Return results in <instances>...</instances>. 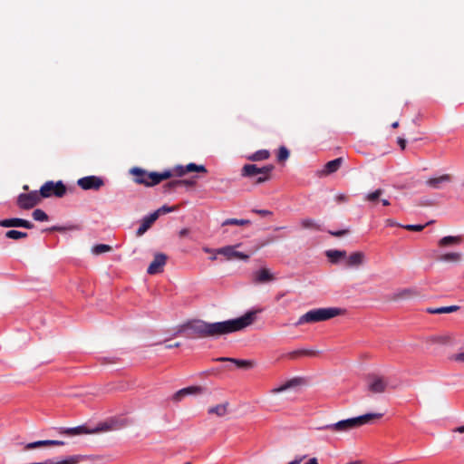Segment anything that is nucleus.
<instances>
[{"mask_svg": "<svg viewBox=\"0 0 464 464\" xmlns=\"http://www.w3.org/2000/svg\"><path fill=\"white\" fill-rule=\"evenodd\" d=\"M260 311H248L238 318L223 322L208 323L202 320H193L188 324L187 330L197 337L218 338L251 325L256 321V314Z\"/></svg>", "mask_w": 464, "mask_h": 464, "instance_id": "f257e3e1", "label": "nucleus"}, {"mask_svg": "<svg viewBox=\"0 0 464 464\" xmlns=\"http://www.w3.org/2000/svg\"><path fill=\"white\" fill-rule=\"evenodd\" d=\"M382 417V413H367L362 416L350 418L346 420H339L335 423L326 425L324 427L319 428L320 430H330L335 432H347L351 430L361 427L368 422H370L373 419H380Z\"/></svg>", "mask_w": 464, "mask_h": 464, "instance_id": "f03ea898", "label": "nucleus"}, {"mask_svg": "<svg viewBox=\"0 0 464 464\" xmlns=\"http://www.w3.org/2000/svg\"><path fill=\"white\" fill-rule=\"evenodd\" d=\"M342 312V309L337 307L313 309L301 315L296 325L327 321L340 315Z\"/></svg>", "mask_w": 464, "mask_h": 464, "instance_id": "7ed1b4c3", "label": "nucleus"}, {"mask_svg": "<svg viewBox=\"0 0 464 464\" xmlns=\"http://www.w3.org/2000/svg\"><path fill=\"white\" fill-rule=\"evenodd\" d=\"M38 192L41 198L52 196L62 198L66 192V188L62 181H47L41 187Z\"/></svg>", "mask_w": 464, "mask_h": 464, "instance_id": "20e7f679", "label": "nucleus"}, {"mask_svg": "<svg viewBox=\"0 0 464 464\" xmlns=\"http://www.w3.org/2000/svg\"><path fill=\"white\" fill-rule=\"evenodd\" d=\"M241 245L242 244H237L234 246H226L220 247L216 250V254L224 256L226 259L229 261L235 259L247 261L250 257V255L237 250V248Z\"/></svg>", "mask_w": 464, "mask_h": 464, "instance_id": "39448f33", "label": "nucleus"}, {"mask_svg": "<svg viewBox=\"0 0 464 464\" xmlns=\"http://www.w3.org/2000/svg\"><path fill=\"white\" fill-rule=\"evenodd\" d=\"M388 387L387 380L380 375L372 374L367 378V389L373 393H382Z\"/></svg>", "mask_w": 464, "mask_h": 464, "instance_id": "423d86ee", "label": "nucleus"}, {"mask_svg": "<svg viewBox=\"0 0 464 464\" xmlns=\"http://www.w3.org/2000/svg\"><path fill=\"white\" fill-rule=\"evenodd\" d=\"M41 199L39 192L34 190L27 194H20L17 204L21 208L29 209L39 204Z\"/></svg>", "mask_w": 464, "mask_h": 464, "instance_id": "0eeeda50", "label": "nucleus"}, {"mask_svg": "<svg viewBox=\"0 0 464 464\" xmlns=\"http://www.w3.org/2000/svg\"><path fill=\"white\" fill-rule=\"evenodd\" d=\"M126 426V422L123 420L111 419L102 423L97 425L92 429L94 433L107 432L111 430H117Z\"/></svg>", "mask_w": 464, "mask_h": 464, "instance_id": "6e6552de", "label": "nucleus"}, {"mask_svg": "<svg viewBox=\"0 0 464 464\" xmlns=\"http://www.w3.org/2000/svg\"><path fill=\"white\" fill-rule=\"evenodd\" d=\"M343 262L346 268H358L365 264L366 256L361 251L353 252L349 256L346 255Z\"/></svg>", "mask_w": 464, "mask_h": 464, "instance_id": "1a4fd4ad", "label": "nucleus"}, {"mask_svg": "<svg viewBox=\"0 0 464 464\" xmlns=\"http://www.w3.org/2000/svg\"><path fill=\"white\" fill-rule=\"evenodd\" d=\"M77 184L84 190H98L103 185V180L96 176H88L78 179Z\"/></svg>", "mask_w": 464, "mask_h": 464, "instance_id": "9d476101", "label": "nucleus"}, {"mask_svg": "<svg viewBox=\"0 0 464 464\" xmlns=\"http://www.w3.org/2000/svg\"><path fill=\"white\" fill-rule=\"evenodd\" d=\"M274 169L273 165H267L262 168H258L254 164H246L242 169V175L245 177H254L259 174H270Z\"/></svg>", "mask_w": 464, "mask_h": 464, "instance_id": "9b49d317", "label": "nucleus"}, {"mask_svg": "<svg viewBox=\"0 0 464 464\" xmlns=\"http://www.w3.org/2000/svg\"><path fill=\"white\" fill-rule=\"evenodd\" d=\"M167 261V256L162 253H158L154 256L153 261L150 264L148 267V274L156 275L163 270V266H165Z\"/></svg>", "mask_w": 464, "mask_h": 464, "instance_id": "f8f14e48", "label": "nucleus"}, {"mask_svg": "<svg viewBox=\"0 0 464 464\" xmlns=\"http://www.w3.org/2000/svg\"><path fill=\"white\" fill-rule=\"evenodd\" d=\"M452 181V177L450 174H443L439 177L430 178L425 181V184L432 189H441L448 183Z\"/></svg>", "mask_w": 464, "mask_h": 464, "instance_id": "ddd939ff", "label": "nucleus"}, {"mask_svg": "<svg viewBox=\"0 0 464 464\" xmlns=\"http://www.w3.org/2000/svg\"><path fill=\"white\" fill-rule=\"evenodd\" d=\"M172 176L171 171L165 170L161 173L158 172H148L147 176V187H152L159 183H160L162 180L168 179Z\"/></svg>", "mask_w": 464, "mask_h": 464, "instance_id": "4468645a", "label": "nucleus"}, {"mask_svg": "<svg viewBox=\"0 0 464 464\" xmlns=\"http://www.w3.org/2000/svg\"><path fill=\"white\" fill-rule=\"evenodd\" d=\"M0 226L4 227H25V228H33L34 225L28 220L23 218H7L0 220Z\"/></svg>", "mask_w": 464, "mask_h": 464, "instance_id": "2eb2a0df", "label": "nucleus"}, {"mask_svg": "<svg viewBox=\"0 0 464 464\" xmlns=\"http://www.w3.org/2000/svg\"><path fill=\"white\" fill-rule=\"evenodd\" d=\"M275 280L273 273L268 268H261L254 273L253 281L256 284H264Z\"/></svg>", "mask_w": 464, "mask_h": 464, "instance_id": "dca6fc26", "label": "nucleus"}, {"mask_svg": "<svg viewBox=\"0 0 464 464\" xmlns=\"http://www.w3.org/2000/svg\"><path fill=\"white\" fill-rule=\"evenodd\" d=\"M343 163V158H337L334 160L328 161L322 170L318 172L319 176H328L332 173L336 172Z\"/></svg>", "mask_w": 464, "mask_h": 464, "instance_id": "f3484780", "label": "nucleus"}, {"mask_svg": "<svg viewBox=\"0 0 464 464\" xmlns=\"http://www.w3.org/2000/svg\"><path fill=\"white\" fill-rule=\"evenodd\" d=\"M418 295V292L414 288H403L397 290L391 295V300L401 301L412 298Z\"/></svg>", "mask_w": 464, "mask_h": 464, "instance_id": "a211bd4d", "label": "nucleus"}, {"mask_svg": "<svg viewBox=\"0 0 464 464\" xmlns=\"http://www.w3.org/2000/svg\"><path fill=\"white\" fill-rule=\"evenodd\" d=\"M157 220V215L151 213L150 215L142 218L140 227L136 231L137 237H141Z\"/></svg>", "mask_w": 464, "mask_h": 464, "instance_id": "6ab92c4d", "label": "nucleus"}, {"mask_svg": "<svg viewBox=\"0 0 464 464\" xmlns=\"http://www.w3.org/2000/svg\"><path fill=\"white\" fill-rule=\"evenodd\" d=\"M438 260L446 263H459L462 260V254L459 252H450L441 254L438 256Z\"/></svg>", "mask_w": 464, "mask_h": 464, "instance_id": "aec40b11", "label": "nucleus"}, {"mask_svg": "<svg viewBox=\"0 0 464 464\" xmlns=\"http://www.w3.org/2000/svg\"><path fill=\"white\" fill-rule=\"evenodd\" d=\"M325 256L333 264H338L341 260H344L346 257V252L343 250L331 249L325 252Z\"/></svg>", "mask_w": 464, "mask_h": 464, "instance_id": "412c9836", "label": "nucleus"}, {"mask_svg": "<svg viewBox=\"0 0 464 464\" xmlns=\"http://www.w3.org/2000/svg\"><path fill=\"white\" fill-rule=\"evenodd\" d=\"M201 392H202V388L198 387V386H191V387L184 388V389L178 391L174 394L173 399L176 401H180L186 395L197 394V393H200Z\"/></svg>", "mask_w": 464, "mask_h": 464, "instance_id": "4be33fe9", "label": "nucleus"}, {"mask_svg": "<svg viewBox=\"0 0 464 464\" xmlns=\"http://www.w3.org/2000/svg\"><path fill=\"white\" fill-rule=\"evenodd\" d=\"M201 392H202V388L198 387V386H191V387L184 388V389L178 391L174 394L173 399L176 401H180L186 395L197 394V393H200Z\"/></svg>", "mask_w": 464, "mask_h": 464, "instance_id": "5701e85b", "label": "nucleus"}, {"mask_svg": "<svg viewBox=\"0 0 464 464\" xmlns=\"http://www.w3.org/2000/svg\"><path fill=\"white\" fill-rule=\"evenodd\" d=\"M191 171H197V172H207V169L203 165H197L195 163H188L186 165V167H179V175L183 176L186 172H191Z\"/></svg>", "mask_w": 464, "mask_h": 464, "instance_id": "b1692460", "label": "nucleus"}, {"mask_svg": "<svg viewBox=\"0 0 464 464\" xmlns=\"http://www.w3.org/2000/svg\"><path fill=\"white\" fill-rule=\"evenodd\" d=\"M130 173L134 176V181L136 183L146 186L148 171L140 168H133L131 169Z\"/></svg>", "mask_w": 464, "mask_h": 464, "instance_id": "393cba45", "label": "nucleus"}, {"mask_svg": "<svg viewBox=\"0 0 464 464\" xmlns=\"http://www.w3.org/2000/svg\"><path fill=\"white\" fill-rule=\"evenodd\" d=\"M462 242L460 236H447L440 239L439 246L441 247L459 245Z\"/></svg>", "mask_w": 464, "mask_h": 464, "instance_id": "a878e982", "label": "nucleus"}, {"mask_svg": "<svg viewBox=\"0 0 464 464\" xmlns=\"http://www.w3.org/2000/svg\"><path fill=\"white\" fill-rule=\"evenodd\" d=\"M227 408H228V403L225 402V403H221V404L210 407L208 410V412L209 414H215L218 417H223L227 413Z\"/></svg>", "mask_w": 464, "mask_h": 464, "instance_id": "bb28decb", "label": "nucleus"}, {"mask_svg": "<svg viewBox=\"0 0 464 464\" xmlns=\"http://www.w3.org/2000/svg\"><path fill=\"white\" fill-rule=\"evenodd\" d=\"M64 433L68 435H81V434H93L92 430L87 429L85 426H78L74 428H69L64 430Z\"/></svg>", "mask_w": 464, "mask_h": 464, "instance_id": "cd10ccee", "label": "nucleus"}, {"mask_svg": "<svg viewBox=\"0 0 464 464\" xmlns=\"http://www.w3.org/2000/svg\"><path fill=\"white\" fill-rule=\"evenodd\" d=\"M301 226L304 229H314V230H321L320 224L312 218H304L301 220Z\"/></svg>", "mask_w": 464, "mask_h": 464, "instance_id": "c85d7f7f", "label": "nucleus"}, {"mask_svg": "<svg viewBox=\"0 0 464 464\" xmlns=\"http://www.w3.org/2000/svg\"><path fill=\"white\" fill-rule=\"evenodd\" d=\"M459 309V307L457 305H450V306H442V307H439L436 309L429 308L427 311L430 314H449V313L456 312Z\"/></svg>", "mask_w": 464, "mask_h": 464, "instance_id": "c756f323", "label": "nucleus"}, {"mask_svg": "<svg viewBox=\"0 0 464 464\" xmlns=\"http://www.w3.org/2000/svg\"><path fill=\"white\" fill-rule=\"evenodd\" d=\"M270 157V153L266 150H260L250 155L247 159L252 161H259L266 160Z\"/></svg>", "mask_w": 464, "mask_h": 464, "instance_id": "7c9ffc66", "label": "nucleus"}, {"mask_svg": "<svg viewBox=\"0 0 464 464\" xmlns=\"http://www.w3.org/2000/svg\"><path fill=\"white\" fill-rule=\"evenodd\" d=\"M382 194H383V190L382 188H378L375 191L366 194L364 197V199L372 204H376L377 201H379V199L381 198Z\"/></svg>", "mask_w": 464, "mask_h": 464, "instance_id": "2f4dec72", "label": "nucleus"}, {"mask_svg": "<svg viewBox=\"0 0 464 464\" xmlns=\"http://www.w3.org/2000/svg\"><path fill=\"white\" fill-rule=\"evenodd\" d=\"M315 354H316V352L313 351V350H297V351H294V352L290 353L287 356L290 359H295V358H297L299 356H303V355L314 356Z\"/></svg>", "mask_w": 464, "mask_h": 464, "instance_id": "473e14b6", "label": "nucleus"}, {"mask_svg": "<svg viewBox=\"0 0 464 464\" xmlns=\"http://www.w3.org/2000/svg\"><path fill=\"white\" fill-rule=\"evenodd\" d=\"M300 382H301L300 379H296V378L295 379H292V380L288 381L285 384H284V385H282V386H280L278 388L274 389L273 392L277 393V392H284V391H285V390H287V389H289L291 387H294V386L299 384Z\"/></svg>", "mask_w": 464, "mask_h": 464, "instance_id": "72a5a7b5", "label": "nucleus"}, {"mask_svg": "<svg viewBox=\"0 0 464 464\" xmlns=\"http://www.w3.org/2000/svg\"><path fill=\"white\" fill-rule=\"evenodd\" d=\"M249 224H250V220H248V219L228 218V219H226L222 223V226H228V225L246 226V225H249Z\"/></svg>", "mask_w": 464, "mask_h": 464, "instance_id": "f704fd0d", "label": "nucleus"}, {"mask_svg": "<svg viewBox=\"0 0 464 464\" xmlns=\"http://www.w3.org/2000/svg\"><path fill=\"white\" fill-rule=\"evenodd\" d=\"M5 237L11 239H20L27 237V233L17 230H9L5 233Z\"/></svg>", "mask_w": 464, "mask_h": 464, "instance_id": "c9c22d12", "label": "nucleus"}, {"mask_svg": "<svg viewBox=\"0 0 464 464\" xmlns=\"http://www.w3.org/2000/svg\"><path fill=\"white\" fill-rule=\"evenodd\" d=\"M178 208H179V207L177 205H174V206H171V207L162 206L161 208H160L159 209L154 211L153 214H156L157 215V218H158L160 215L176 211Z\"/></svg>", "mask_w": 464, "mask_h": 464, "instance_id": "e433bc0d", "label": "nucleus"}, {"mask_svg": "<svg viewBox=\"0 0 464 464\" xmlns=\"http://www.w3.org/2000/svg\"><path fill=\"white\" fill-rule=\"evenodd\" d=\"M231 362L235 363L239 368H252L254 366V362L247 360H239V359H231Z\"/></svg>", "mask_w": 464, "mask_h": 464, "instance_id": "4c0bfd02", "label": "nucleus"}, {"mask_svg": "<svg viewBox=\"0 0 464 464\" xmlns=\"http://www.w3.org/2000/svg\"><path fill=\"white\" fill-rule=\"evenodd\" d=\"M111 250V246L105 244H99L93 246L92 253L95 255H100L105 252H109Z\"/></svg>", "mask_w": 464, "mask_h": 464, "instance_id": "58836bf2", "label": "nucleus"}, {"mask_svg": "<svg viewBox=\"0 0 464 464\" xmlns=\"http://www.w3.org/2000/svg\"><path fill=\"white\" fill-rule=\"evenodd\" d=\"M450 360L456 363H464V349L459 350L458 353L451 355Z\"/></svg>", "mask_w": 464, "mask_h": 464, "instance_id": "ea45409f", "label": "nucleus"}, {"mask_svg": "<svg viewBox=\"0 0 464 464\" xmlns=\"http://www.w3.org/2000/svg\"><path fill=\"white\" fill-rule=\"evenodd\" d=\"M195 182L193 180L188 179H179L171 181L168 184L169 187H176V186H193Z\"/></svg>", "mask_w": 464, "mask_h": 464, "instance_id": "a19ab883", "label": "nucleus"}, {"mask_svg": "<svg viewBox=\"0 0 464 464\" xmlns=\"http://www.w3.org/2000/svg\"><path fill=\"white\" fill-rule=\"evenodd\" d=\"M33 218L37 221H46L48 219V216L42 209H35L33 212Z\"/></svg>", "mask_w": 464, "mask_h": 464, "instance_id": "79ce46f5", "label": "nucleus"}, {"mask_svg": "<svg viewBox=\"0 0 464 464\" xmlns=\"http://www.w3.org/2000/svg\"><path fill=\"white\" fill-rule=\"evenodd\" d=\"M43 446H47V440H38V441L27 443L24 446V450H34V449L40 448Z\"/></svg>", "mask_w": 464, "mask_h": 464, "instance_id": "37998d69", "label": "nucleus"}, {"mask_svg": "<svg viewBox=\"0 0 464 464\" xmlns=\"http://www.w3.org/2000/svg\"><path fill=\"white\" fill-rule=\"evenodd\" d=\"M289 157V150L285 147H280L277 154V159L279 161H285Z\"/></svg>", "mask_w": 464, "mask_h": 464, "instance_id": "c03bdc74", "label": "nucleus"}, {"mask_svg": "<svg viewBox=\"0 0 464 464\" xmlns=\"http://www.w3.org/2000/svg\"><path fill=\"white\" fill-rule=\"evenodd\" d=\"M429 223L426 225H405L401 226V227L410 230V231H421Z\"/></svg>", "mask_w": 464, "mask_h": 464, "instance_id": "a18cd8bd", "label": "nucleus"}, {"mask_svg": "<svg viewBox=\"0 0 464 464\" xmlns=\"http://www.w3.org/2000/svg\"><path fill=\"white\" fill-rule=\"evenodd\" d=\"M64 442L62 440H47V446H63Z\"/></svg>", "mask_w": 464, "mask_h": 464, "instance_id": "49530a36", "label": "nucleus"}, {"mask_svg": "<svg viewBox=\"0 0 464 464\" xmlns=\"http://www.w3.org/2000/svg\"><path fill=\"white\" fill-rule=\"evenodd\" d=\"M329 233L334 237H342V236L346 235L348 233V230L343 229V230H339V231H330Z\"/></svg>", "mask_w": 464, "mask_h": 464, "instance_id": "de8ad7c7", "label": "nucleus"}, {"mask_svg": "<svg viewBox=\"0 0 464 464\" xmlns=\"http://www.w3.org/2000/svg\"><path fill=\"white\" fill-rule=\"evenodd\" d=\"M335 201L337 203H343V202H345L347 201V196L344 195V194H338L336 197H335Z\"/></svg>", "mask_w": 464, "mask_h": 464, "instance_id": "09e8293b", "label": "nucleus"}, {"mask_svg": "<svg viewBox=\"0 0 464 464\" xmlns=\"http://www.w3.org/2000/svg\"><path fill=\"white\" fill-rule=\"evenodd\" d=\"M255 212L259 214V215H262V216H270V215H272V212L269 211V210H266V209L255 210Z\"/></svg>", "mask_w": 464, "mask_h": 464, "instance_id": "8fccbe9b", "label": "nucleus"}, {"mask_svg": "<svg viewBox=\"0 0 464 464\" xmlns=\"http://www.w3.org/2000/svg\"><path fill=\"white\" fill-rule=\"evenodd\" d=\"M263 176H260L256 179V183H262L269 179V174H262Z\"/></svg>", "mask_w": 464, "mask_h": 464, "instance_id": "3c124183", "label": "nucleus"}, {"mask_svg": "<svg viewBox=\"0 0 464 464\" xmlns=\"http://www.w3.org/2000/svg\"><path fill=\"white\" fill-rule=\"evenodd\" d=\"M385 223H386V226H389V227H394V226L401 227L402 226V225L396 223L393 219H387L385 221Z\"/></svg>", "mask_w": 464, "mask_h": 464, "instance_id": "603ef678", "label": "nucleus"}, {"mask_svg": "<svg viewBox=\"0 0 464 464\" xmlns=\"http://www.w3.org/2000/svg\"><path fill=\"white\" fill-rule=\"evenodd\" d=\"M398 144L400 145L401 150H404L406 147V140L402 138L398 139Z\"/></svg>", "mask_w": 464, "mask_h": 464, "instance_id": "864d4df0", "label": "nucleus"}, {"mask_svg": "<svg viewBox=\"0 0 464 464\" xmlns=\"http://www.w3.org/2000/svg\"><path fill=\"white\" fill-rule=\"evenodd\" d=\"M231 359L232 358H229V357H219V358H217L216 361H218V362H231Z\"/></svg>", "mask_w": 464, "mask_h": 464, "instance_id": "5fc2aeb1", "label": "nucleus"}, {"mask_svg": "<svg viewBox=\"0 0 464 464\" xmlns=\"http://www.w3.org/2000/svg\"><path fill=\"white\" fill-rule=\"evenodd\" d=\"M305 464H319L316 458H311Z\"/></svg>", "mask_w": 464, "mask_h": 464, "instance_id": "6e6d98bb", "label": "nucleus"}, {"mask_svg": "<svg viewBox=\"0 0 464 464\" xmlns=\"http://www.w3.org/2000/svg\"><path fill=\"white\" fill-rule=\"evenodd\" d=\"M454 432L464 433V425L453 430Z\"/></svg>", "mask_w": 464, "mask_h": 464, "instance_id": "4d7b16f0", "label": "nucleus"}, {"mask_svg": "<svg viewBox=\"0 0 464 464\" xmlns=\"http://www.w3.org/2000/svg\"><path fill=\"white\" fill-rule=\"evenodd\" d=\"M179 345H180L179 343H175L167 344L166 348L170 349V348H174V347H179Z\"/></svg>", "mask_w": 464, "mask_h": 464, "instance_id": "13d9d810", "label": "nucleus"}, {"mask_svg": "<svg viewBox=\"0 0 464 464\" xmlns=\"http://www.w3.org/2000/svg\"><path fill=\"white\" fill-rule=\"evenodd\" d=\"M188 230L187 228H184V229L180 230L179 236L180 237H185V236L188 235Z\"/></svg>", "mask_w": 464, "mask_h": 464, "instance_id": "bf43d9fd", "label": "nucleus"}, {"mask_svg": "<svg viewBox=\"0 0 464 464\" xmlns=\"http://www.w3.org/2000/svg\"><path fill=\"white\" fill-rule=\"evenodd\" d=\"M204 251L206 253H209V256H212V253L216 252V250H213V249H210V248H208V247H205Z\"/></svg>", "mask_w": 464, "mask_h": 464, "instance_id": "052dcab7", "label": "nucleus"}, {"mask_svg": "<svg viewBox=\"0 0 464 464\" xmlns=\"http://www.w3.org/2000/svg\"><path fill=\"white\" fill-rule=\"evenodd\" d=\"M382 203L383 206H389L390 205V201L388 199H385V198L382 199Z\"/></svg>", "mask_w": 464, "mask_h": 464, "instance_id": "680f3d73", "label": "nucleus"}, {"mask_svg": "<svg viewBox=\"0 0 464 464\" xmlns=\"http://www.w3.org/2000/svg\"><path fill=\"white\" fill-rule=\"evenodd\" d=\"M301 462V459H295L287 464H299Z\"/></svg>", "mask_w": 464, "mask_h": 464, "instance_id": "e2e57ef3", "label": "nucleus"}, {"mask_svg": "<svg viewBox=\"0 0 464 464\" xmlns=\"http://www.w3.org/2000/svg\"><path fill=\"white\" fill-rule=\"evenodd\" d=\"M53 229L57 230V231H63L65 228L64 227H53Z\"/></svg>", "mask_w": 464, "mask_h": 464, "instance_id": "0e129e2a", "label": "nucleus"}, {"mask_svg": "<svg viewBox=\"0 0 464 464\" xmlns=\"http://www.w3.org/2000/svg\"><path fill=\"white\" fill-rule=\"evenodd\" d=\"M392 128H397L399 126V122L395 121L392 124Z\"/></svg>", "mask_w": 464, "mask_h": 464, "instance_id": "69168bd1", "label": "nucleus"}, {"mask_svg": "<svg viewBox=\"0 0 464 464\" xmlns=\"http://www.w3.org/2000/svg\"><path fill=\"white\" fill-rule=\"evenodd\" d=\"M211 260H216L217 259V256L214 255L213 256L210 257Z\"/></svg>", "mask_w": 464, "mask_h": 464, "instance_id": "338daca9", "label": "nucleus"}, {"mask_svg": "<svg viewBox=\"0 0 464 464\" xmlns=\"http://www.w3.org/2000/svg\"><path fill=\"white\" fill-rule=\"evenodd\" d=\"M186 464H190L189 462H187Z\"/></svg>", "mask_w": 464, "mask_h": 464, "instance_id": "774afa93", "label": "nucleus"}]
</instances>
